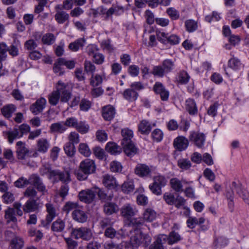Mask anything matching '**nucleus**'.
Wrapping results in <instances>:
<instances>
[{"mask_svg": "<svg viewBox=\"0 0 249 249\" xmlns=\"http://www.w3.org/2000/svg\"><path fill=\"white\" fill-rule=\"evenodd\" d=\"M231 185L233 190L249 205V193L243 189L241 184L238 181H233Z\"/></svg>", "mask_w": 249, "mask_h": 249, "instance_id": "nucleus-12", "label": "nucleus"}, {"mask_svg": "<svg viewBox=\"0 0 249 249\" xmlns=\"http://www.w3.org/2000/svg\"><path fill=\"white\" fill-rule=\"evenodd\" d=\"M50 130L52 132L62 133L67 130L64 122H58L52 124L50 126Z\"/></svg>", "mask_w": 249, "mask_h": 249, "instance_id": "nucleus-35", "label": "nucleus"}, {"mask_svg": "<svg viewBox=\"0 0 249 249\" xmlns=\"http://www.w3.org/2000/svg\"><path fill=\"white\" fill-rule=\"evenodd\" d=\"M118 206L113 202L107 201L104 205V212L107 215H111L118 212Z\"/></svg>", "mask_w": 249, "mask_h": 249, "instance_id": "nucleus-23", "label": "nucleus"}, {"mask_svg": "<svg viewBox=\"0 0 249 249\" xmlns=\"http://www.w3.org/2000/svg\"><path fill=\"white\" fill-rule=\"evenodd\" d=\"M93 189L95 190V193L97 194L99 199L102 202L106 203L112 200V195H107L104 190L96 186L93 187Z\"/></svg>", "mask_w": 249, "mask_h": 249, "instance_id": "nucleus-27", "label": "nucleus"}, {"mask_svg": "<svg viewBox=\"0 0 249 249\" xmlns=\"http://www.w3.org/2000/svg\"><path fill=\"white\" fill-rule=\"evenodd\" d=\"M71 217L75 221L81 223L86 222L88 217L86 212L80 209V207L72 211Z\"/></svg>", "mask_w": 249, "mask_h": 249, "instance_id": "nucleus-18", "label": "nucleus"}, {"mask_svg": "<svg viewBox=\"0 0 249 249\" xmlns=\"http://www.w3.org/2000/svg\"><path fill=\"white\" fill-rule=\"evenodd\" d=\"M58 91L61 95V101L63 102H67L71 97V93L67 90L66 87L62 81H58L57 83Z\"/></svg>", "mask_w": 249, "mask_h": 249, "instance_id": "nucleus-20", "label": "nucleus"}, {"mask_svg": "<svg viewBox=\"0 0 249 249\" xmlns=\"http://www.w3.org/2000/svg\"><path fill=\"white\" fill-rule=\"evenodd\" d=\"M190 78V76L187 72L183 71L178 74L177 77V81L180 84H186L188 82Z\"/></svg>", "mask_w": 249, "mask_h": 249, "instance_id": "nucleus-47", "label": "nucleus"}, {"mask_svg": "<svg viewBox=\"0 0 249 249\" xmlns=\"http://www.w3.org/2000/svg\"><path fill=\"white\" fill-rule=\"evenodd\" d=\"M189 141L198 148H202L204 145L206 136L198 131H192L190 132Z\"/></svg>", "mask_w": 249, "mask_h": 249, "instance_id": "nucleus-5", "label": "nucleus"}, {"mask_svg": "<svg viewBox=\"0 0 249 249\" xmlns=\"http://www.w3.org/2000/svg\"><path fill=\"white\" fill-rule=\"evenodd\" d=\"M50 147V143L45 138H41L36 142L37 151L42 153H45Z\"/></svg>", "mask_w": 249, "mask_h": 249, "instance_id": "nucleus-25", "label": "nucleus"}, {"mask_svg": "<svg viewBox=\"0 0 249 249\" xmlns=\"http://www.w3.org/2000/svg\"><path fill=\"white\" fill-rule=\"evenodd\" d=\"M29 184H30V177L28 179L23 177H20L14 182L15 186L19 188H24Z\"/></svg>", "mask_w": 249, "mask_h": 249, "instance_id": "nucleus-55", "label": "nucleus"}, {"mask_svg": "<svg viewBox=\"0 0 249 249\" xmlns=\"http://www.w3.org/2000/svg\"><path fill=\"white\" fill-rule=\"evenodd\" d=\"M139 131L142 134H148L151 130V126L149 122L142 120L138 125Z\"/></svg>", "mask_w": 249, "mask_h": 249, "instance_id": "nucleus-32", "label": "nucleus"}, {"mask_svg": "<svg viewBox=\"0 0 249 249\" xmlns=\"http://www.w3.org/2000/svg\"><path fill=\"white\" fill-rule=\"evenodd\" d=\"M91 106V102L86 99H82L79 105L80 110L83 111H87L90 108Z\"/></svg>", "mask_w": 249, "mask_h": 249, "instance_id": "nucleus-62", "label": "nucleus"}, {"mask_svg": "<svg viewBox=\"0 0 249 249\" xmlns=\"http://www.w3.org/2000/svg\"><path fill=\"white\" fill-rule=\"evenodd\" d=\"M24 246L23 239L19 237H15L12 239L10 247L12 249H21Z\"/></svg>", "mask_w": 249, "mask_h": 249, "instance_id": "nucleus-40", "label": "nucleus"}, {"mask_svg": "<svg viewBox=\"0 0 249 249\" xmlns=\"http://www.w3.org/2000/svg\"><path fill=\"white\" fill-rule=\"evenodd\" d=\"M153 90L157 94L160 95L162 101L168 100L169 92L161 83L160 82H156L153 86Z\"/></svg>", "mask_w": 249, "mask_h": 249, "instance_id": "nucleus-13", "label": "nucleus"}, {"mask_svg": "<svg viewBox=\"0 0 249 249\" xmlns=\"http://www.w3.org/2000/svg\"><path fill=\"white\" fill-rule=\"evenodd\" d=\"M102 178L103 184L108 189H115L119 186L116 179L111 175L106 174Z\"/></svg>", "mask_w": 249, "mask_h": 249, "instance_id": "nucleus-17", "label": "nucleus"}, {"mask_svg": "<svg viewBox=\"0 0 249 249\" xmlns=\"http://www.w3.org/2000/svg\"><path fill=\"white\" fill-rule=\"evenodd\" d=\"M3 135L10 143H12L15 140L21 138L19 133L18 132V128L4 131L3 132Z\"/></svg>", "mask_w": 249, "mask_h": 249, "instance_id": "nucleus-22", "label": "nucleus"}, {"mask_svg": "<svg viewBox=\"0 0 249 249\" xmlns=\"http://www.w3.org/2000/svg\"><path fill=\"white\" fill-rule=\"evenodd\" d=\"M55 40V37L52 33H47L43 36L42 42L44 44L50 45L53 44Z\"/></svg>", "mask_w": 249, "mask_h": 249, "instance_id": "nucleus-50", "label": "nucleus"}, {"mask_svg": "<svg viewBox=\"0 0 249 249\" xmlns=\"http://www.w3.org/2000/svg\"><path fill=\"white\" fill-rule=\"evenodd\" d=\"M60 99V93L58 91L57 87L56 90L53 91L49 95V103L52 106H56Z\"/></svg>", "mask_w": 249, "mask_h": 249, "instance_id": "nucleus-41", "label": "nucleus"}, {"mask_svg": "<svg viewBox=\"0 0 249 249\" xmlns=\"http://www.w3.org/2000/svg\"><path fill=\"white\" fill-rule=\"evenodd\" d=\"M121 133L123 137L121 144L133 142L131 139L133 137V133L131 130L128 128L123 129Z\"/></svg>", "mask_w": 249, "mask_h": 249, "instance_id": "nucleus-31", "label": "nucleus"}, {"mask_svg": "<svg viewBox=\"0 0 249 249\" xmlns=\"http://www.w3.org/2000/svg\"><path fill=\"white\" fill-rule=\"evenodd\" d=\"M166 235H161L159 236L156 241L151 245L149 249H164L162 244L163 241H165Z\"/></svg>", "mask_w": 249, "mask_h": 249, "instance_id": "nucleus-37", "label": "nucleus"}, {"mask_svg": "<svg viewBox=\"0 0 249 249\" xmlns=\"http://www.w3.org/2000/svg\"><path fill=\"white\" fill-rule=\"evenodd\" d=\"M65 227V221L60 218H58L52 223L51 229L53 231L59 232L63 231Z\"/></svg>", "mask_w": 249, "mask_h": 249, "instance_id": "nucleus-34", "label": "nucleus"}, {"mask_svg": "<svg viewBox=\"0 0 249 249\" xmlns=\"http://www.w3.org/2000/svg\"><path fill=\"white\" fill-rule=\"evenodd\" d=\"M187 183L188 182L185 180H179L177 178H172L170 180V185L171 188L177 193L183 192V184Z\"/></svg>", "mask_w": 249, "mask_h": 249, "instance_id": "nucleus-19", "label": "nucleus"}, {"mask_svg": "<svg viewBox=\"0 0 249 249\" xmlns=\"http://www.w3.org/2000/svg\"><path fill=\"white\" fill-rule=\"evenodd\" d=\"M166 240H167L169 245H172L180 241L181 237L178 233L172 231L170 233L168 237L166 236Z\"/></svg>", "mask_w": 249, "mask_h": 249, "instance_id": "nucleus-46", "label": "nucleus"}, {"mask_svg": "<svg viewBox=\"0 0 249 249\" xmlns=\"http://www.w3.org/2000/svg\"><path fill=\"white\" fill-rule=\"evenodd\" d=\"M123 97L129 102H134L136 101L139 96L138 93L132 89H127L124 91L123 93Z\"/></svg>", "mask_w": 249, "mask_h": 249, "instance_id": "nucleus-26", "label": "nucleus"}, {"mask_svg": "<svg viewBox=\"0 0 249 249\" xmlns=\"http://www.w3.org/2000/svg\"><path fill=\"white\" fill-rule=\"evenodd\" d=\"M150 73L155 76L162 77L166 72H165V69H163L161 66L158 65L154 66Z\"/></svg>", "mask_w": 249, "mask_h": 249, "instance_id": "nucleus-53", "label": "nucleus"}, {"mask_svg": "<svg viewBox=\"0 0 249 249\" xmlns=\"http://www.w3.org/2000/svg\"><path fill=\"white\" fill-rule=\"evenodd\" d=\"M55 19L59 24L64 23L69 18V15L65 11L57 12L54 16Z\"/></svg>", "mask_w": 249, "mask_h": 249, "instance_id": "nucleus-44", "label": "nucleus"}, {"mask_svg": "<svg viewBox=\"0 0 249 249\" xmlns=\"http://www.w3.org/2000/svg\"><path fill=\"white\" fill-rule=\"evenodd\" d=\"M77 202L68 201L64 205L62 210L66 213L68 214L71 211H75L79 207Z\"/></svg>", "mask_w": 249, "mask_h": 249, "instance_id": "nucleus-39", "label": "nucleus"}, {"mask_svg": "<svg viewBox=\"0 0 249 249\" xmlns=\"http://www.w3.org/2000/svg\"><path fill=\"white\" fill-rule=\"evenodd\" d=\"M86 41V40L84 38H78L74 42L71 43L69 45V48L72 52H76L84 46Z\"/></svg>", "mask_w": 249, "mask_h": 249, "instance_id": "nucleus-30", "label": "nucleus"}, {"mask_svg": "<svg viewBox=\"0 0 249 249\" xmlns=\"http://www.w3.org/2000/svg\"><path fill=\"white\" fill-rule=\"evenodd\" d=\"M157 213L152 208H146L143 214V219L144 221L151 222L154 221L157 217Z\"/></svg>", "mask_w": 249, "mask_h": 249, "instance_id": "nucleus-28", "label": "nucleus"}, {"mask_svg": "<svg viewBox=\"0 0 249 249\" xmlns=\"http://www.w3.org/2000/svg\"><path fill=\"white\" fill-rule=\"evenodd\" d=\"M96 168L94 161L87 159L80 162L79 169L74 172V174L79 180H85L89 175L95 172Z\"/></svg>", "mask_w": 249, "mask_h": 249, "instance_id": "nucleus-1", "label": "nucleus"}, {"mask_svg": "<svg viewBox=\"0 0 249 249\" xmlns=\"http://www.w3.org/2000/svg\"><path fill=\"white\" fill-rule=\"evenodd\" d=\"M153 181V183L149 186L150 190L156 195H161V188L164 187L167 182L165 178L161 175H158L154 177Z\"/></svg>", "mask_w": 249, "mask_h": 249, "instance_id": "nucleus-2", "label": "nucleus"}, {"mask_svg": "<svg viewBox=\"0 0 249 249\" xmlns=\"http://www.w3.org/2000/svg\"><path fill=\"white\" fill-rule=\"evenodd\" d=\"M37 190L33 187H28L23 193L25 197L28 199H35L37 195Z\"/></svg>", "mask_w": 249, "mask_h": 249, "instance_id": "nucleus-45", "label": "nucleus"}, {"mask_svg": "<svg viewBox=\"0 0 249 249\" xmlns=\"http://www.w3.org/2000/svg\"><path fill=\"white\" fill-rule=\"evenodd\" d=\"M185 27L188 32H193L197 29V25L193 20H187L185 22Z\"/></svg>", "mask_w": 249, "mask_h": 249, "instance_id": "nucleus-60", "label": "nucleus"}, {"mask_svg": "<svg viewBox=\"0 0 249 249\" xmlns=\"http://www.w3.org/2000/svg\"><path fill=\"white\" fill-rule=\"evenodd\" d=\"M63 65L62 63L59 61V58L54 62L53 64V70L55 73H58L59 75H62L64 71L62 70L61 66Z\"/></svg>", "mask_w": 249, "mask_h": 249, "instance_id": "nucleus-61", "label": "nucleus"}, {"mask_svg": "<svg viewBox=\"0 0 249 249\" xmlns=\"http://www.w3.org/2000/svg\"><path fill=\"white\" fill-rule=\"evenodd\" d=\"M17 158L19 160H26L32 157V151L26 147L25 143L19 141L17 142Z\"/></svg>", "mask_w": 249, "mask_h": 249, "instance_id": "nucleus-9", "label": "nucleus"}, {"mask_svg": "<svg viewBox=\"0 0 249 249\" xmlns=\"http://www.w3.org/2000/svg\"><path fill=\"white\" fill-rule=\"evenodd\" d=\"M242 63L240 60L234 56L228 61V66L234 70L236 71L240 69Z\"/></svg>", "mask_w": 249, "mask_h": 249, "instance_id": "nucleus-42", "label": "nucleus"}, {"mask_svg": "<svg viewBox=\"0 0 249 249\" xmlns=\"http://www.w3.org/2000/svg\"><path fill=\"white\" fill-rule=\"evenodd\" d=\"M125 154L130 157L133 156L138 152V149L133 142L121 144Z\"/></svg>", "mask_w": 249, "mask_h": 249, "instance_id": "nucleus-24", "label": "nucleus"}, {"mask_svg": "<svg viewBox=\"0 0 249 249\" xmlns=\"http://www.w3.org/2000/svg\"><path fill=\"white\" fill-rule=\"evenodd\" d=\"M64 150L69 157H72L75 153L74 145L70 142H67L64 146Z\"/></svg>", "mask_w": 249, "mask_h": 249, "instance_id": "nucleus-51", "label": "nucleus"}, {"mask_svg": "<svg viewBox=\"0 0 249 249\" xmlns=\"http://www.w3.org/2000/svg\"><path fill=\"white\" fill-rule=\"evenodd\" d=\"M134 171L139 177L144 178L151 175L152 169L146 164L139 163L136 166Z\"/></svg>", "mask_w": 249, "mask_h": 249, "instance_id": "nucleus-14", "label": "nucleus"}, {"mask_svg": "<svg viewBox=\"0 0 249 249\" xmlns=\"http://www.w3.org/2000/svg\"><path fill=\"white\" fill-rule=\"evenodd\" d=\"M178 165L181 169L187 170L190 168L192 163L187 159H181L178 160Z\"/></svg>", "mask_w": 249, "mask_h": 249, "instance_id": "nucleus-54", "label": "nucleus"}, {"mask_svg": "<svg viewBox=\"0 0 249 249\" xmlns=\"http://www.w3.org/2000/svg\"><path fill=\"white\" fill-rule=\"evenodd\" d=\"M15 213V211L14 208H8L5 211L4 217L7 220V223L17 222V219L14 215Z\"/></svg>", "mask_w": 249, "mask_h": 249, "instance_id": "nucleus-43", "label": "nucleus"}, {"mask_svg": "<svg viewBox=\"0 0 249 249\" xmlns=\"http://www.w3.org/2000/svg\"><path fill=\"white\" fill-rule=\"evenodd\" d=\"M162 65L163 69H165V72H169L172 70L174 63L170 59H166L162 62Z\"/></svg>", "mask_w": 249, "mask_h": 249, "instance_id": "nucleus-64", "label": "nucleus"}, {"mask_svg": "<svg viewBox=\"0 0 249 249\" xmlns=\"http://www.w3.org/2000/svg\"><path fill=\"white\" fill-rule=\"evenodd\" d=\"M46 103V99L41 98L31 106L30 109L34 115H37L43 111L45 107Z\"/></svg>", "mask_w": 249, "mask_h": 249, "instance_id": "nucleus-16", "label": "nucleus"}, {"mask_svg": "<svg viewBox=\"0 0 249 249\" xmlns=\"http://www.w3.org/2000/svg\"><path fill=\"white\" fill-rule=\"evenodd\" d=\"M106 150L111 154H119L122 151V148L113 142H108L106 146Z\"/></svg>", "mask_w": 249, "mask_h": 249, "instance_id": "nucleus-36", "label": "nucleus"}, {"mask_svg": "<svg viewBox=\"0 0 249 249\" xmlns=\"http://www.w3.org/2000/svg\"><path fill=\"white\" fill-rule=\"evenodd\" d=\"M128 221V226L135 229L140 228L144 224V220L141 218H132Z\"/></svg>", "mask_w": 249, "mask_h": 249, "instance_id": "nucleus-49", "label": "nucleus"}, {"mask_svg": "<svg viewBox=\"0 0 249 249\" xmlns=\"http://www.w3.org/2000/svg\"><path fill=\"white\" fill-rule=\"evenodd\" d=\"M79 153L86 157H89L91 154V150L89 148L88 145L86 143H80L78 148Z\"/></svg>", "mask_w": 249, "mask_h": 249, "instance_id": "nucleus-48", "label": "nucleus"}, {"mask_svg": "<svg viewBox=\"0 0 249 249\" xmlns=\"http://www.w3.org/2000/svg\"><path fill=\"white\" fill-rule=\"evenodd\" d=\"M30 184L33 185L42 195L47 194L48 190L42 179L37 174H33L30 176Z\"/></svg>", "mask_w": 249, "mask_h": 249, "instance_id": "nucleus-8", "label": "nucleus"}, {"mask_svg": "<svg viewBox=\"0 0 249 249\" xmlns=\"http://www.w3.org/2000/svg\"><path fill=\"white\" fill-rule=\"evenodd\" d=\"M71 234L75 239L81 238L86 241L90 240L93 236L91 230L87 227L72 229Z\"/></svg>", "mask_w": 249, "mask_h": 249, "instance_id": "nucleus-4", "label": "nucleus"}, {"mask_svg": "<svg viewBox=\"0 0 249 249\" xmlns=\"http://www.w3.org/2000/svg\"><path fill=\"white\" fill-rule=\"evenodd\" d=\"M84 69L85 71H86L88 74L92 75L95 71L96 67L90 61L85 60L84 62Z\"/></svg>", "mask_w": 249, "mask_h": 249, "instance_id": "nucleus-57", "label": "nucleus"}, {"mask_svg": "<svg viewBox=\"0 0 249 249\" xmlns=\"http://www.w3.org/2000/svg\"><path fill=\"white\" fill-rule=\"evenodd\" d=\"M16 109V107L14 105L8 104L1 108V112L5 118H10Z\"/></svg>", "mask_w": 249, "mask_h": 249, "instance_id": "nucleus-33", "label": "nucleus"}, {"mask_svg": "<svg viewBox=\"0 0 249 249\" xmlns=\"http://www.w3.org/2000/svg\"><path fill=\"white\" fill-rule=\"evenodd\" d=\"M121 215L128 221L137 213L136 208L130 204H125L120 209Z\"/></svg>", "mask_w": 249, "mask_h": 249, "instance_id": "nucleus-11", "label": "nucleus"}, {"mask_svg": "<svg viewBox=\"0 0 249 249\" xmlns=\"http://www.w3.org/2000/svg\"><path fill=\"white\" fill-rule=\"evenodd\" d=\"M75 129L81 134L87 133L89 130V126L85 121L78 122Z\"/></svg>", "mask_w": 249, "mask_h": 249, "instance_id": "nucleus-52", "label": "nucleus"}, {"mask_svg": "<svg viewBox=\"0 0 249 249\" xmlns=\"http://www.w3.org/2000/svg\"><path fill=\"white\" fill-rule=\"evenodd\" d=\"M189 145V140L183 136H178L175 138L173 142L175 148L178 151L185 150Z\"/></svg>", "mask_w": 249, "mask_h": 249, "instance_id": "nucleus-15", "label": "nucleus"}, {"mask_svg": "<svg viewBox=\"0 0 249 249\" xmlns=\"http://www.w3.org/2000/svg\"><path fill=\"white\" fill-rule=\"evenodd\" d=\"M47 215L45 219L42 221V225L43 227H48L53 219L57 215L56 208L51 203H47L45 204Z\"/></svg>", "mask_w": 249, "mask_h": 249, "instance_id": "nucleus-7", "label": "nucleus"}, {"mask_svg": "<svg viewBox=\"0 0 249 249\" xmlns=\"http://www.w3.org/2000/svg\"><path fill=\"white\" fill-rule=\"evenodd\" d=\"M186 108L190 114L194 115L197 112V108L195 102L192 99H188L186 101Z\"/></svg>", "mask_w": 249, "mask_h": 249, "instance_id": "nucleus-38", "label": "nucleus"}, {"mask_svg": "<svg viewBox=\"0 0 249 249\" xmlns=\"http://www.w3.org/2000/svg\"><path fill=\"white\" fill-rule=\"evenodd\" d=\"M103 78L99 74L91 75L90 79V84L93 87H96L102 84Z\"/></svg>", "mask_w": 249, "mask_h": 249, "instance_id": "nucleus-56", "label": "nucleus"}, {"mask_svg": "<svg viewBox=\"0 0 249 249\" xmlns=\"http://www.w3.org/2000/svg\"><path fill=\"white\" fill-rule=\"evenodd\" d=\"M7 52H8V47L6 44L4 42L0 43V61L5 60Z\"/></svg>", "mask_w": 249, "mask_h": 249, "instance_id": "nucleus-58", "label": "nucleus"}, {"mask_svg": "<svg viewBox=\"0 0 249 249\" xmlns=\"http://www.w3.org/2000/svg\"><path fill=\"white\" fill-rule=\"evenodd\" d=\"M95 194V190L93 188L91 189L82 190L79 193V199L81 201L90 203L94 200Z\"/></svg>", "mask_w": 249, "mask_h": 249, "instance_id": "nucleus-10", "label": "nucleus"}, {"mask_svg": "<svg viewBox=\"0 0 249 249\" xmlns=\"http://www.w3.org/2000/svg\"><path fill=\"white\" fill-rule=\"evenodd\" d=\"M49 179L52 180L53 183L60 181L64 182L71 181L70 174L68 171H61L59 170H53L48 176Z\"/></svg>", "mask_w": 249, "mask_h": 249, "instance_id": "nucleus-3", "label": "nucleus"}, {"mask_svg": "<svg viewBox=\"0 0 249 249\" xmlns=\"http://www.w3.org/2000/svg\"><path fill=\"white\" fill-rule=\"evenodd\" d=\"M134 185L132 181L124 182L122 185V191L126 194H128L133 191Z\"/></svg>", "mask_w": 249, "mask_h": 249, "instance_id": "nucleus-59", "label": "nucleus"}, {"mask_svg": "<svg viewBox=\"0 0 249 249\" xmlns=\"http://www.w3.org/2000/svg\"><path fill=\"white\" fill-rule=\"evenodd\" d=\"M130 243L133 249H137L142 244V232L140 231H136L131 236Z\"/></svg>", "mask_w": 249, "mask_h": 249, "instance_id": "nucleus-21", "label": "nucleus"}, {"mask_svg": "<svg viewBox=\"0 0 249 249\" xmlns=\"http://www.w3.org/2000/svg\"><path fill=\"white\" fill-rule=\"evenodd\" d=\"M69 142H71L73 144H77L80 142L79 135V134L74 131L70 133L68 136Z\"/></svg>", "mask_w": 249, "mask_h": 249, "instance_id": "nucleus-63", "label": "nucleus"}, {"mask_svg": "<svg viewBox=\"0 0 249 249\" xmlns=\"http://www.w3.org/2000/svg\"><path fill=\"white\" fill-rule=\"evenodd\" d=\"M42 207L38 198L37 199H28L22 207L23 211L26 213L32 212L37 213Z\"/></svg>", "mask_w": 249, "mask_h": 249, "instance_id": "nucleus-6", "label": "nucleus"}, {"mask_svg": "<svg viewBox=\"0 0 249 249\" xmlns=\"http://www.w3.org/2000/svg\"><path fill=\"white\" fill-rule=\"evenodd\" d=\"M115 114L114 108L110 106L105 107L103 108L102 116L106 121H110L113 119Z\"/></svg>", "mask_w": 249, "mask_h": 249, "instance_id": "nucleus-29", "label": "nucleus"}]
</instances>
